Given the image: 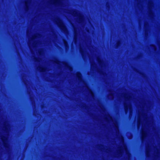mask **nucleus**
I'll use <instances>...</instances> for the list:
<instances>
[{
	"instance_id": "obj_7",
	"label": "nucleus",
	"mask_w": 160,
	"mask_h": 160,
	"mask_svg": "<svg viewBox=\"0 0 160 160\" xmlns=\"http://www.w3.org/2000/svg\"><path fill=\"white\" fill-rule=\"evenodd\" d=\"M124 109L125 112L126 113L128 111V106L127 104H124Z\"/></svg>"
},
{
	"instance_id": "obj_23",
	"label": "nucleus",
	"mask_w": 160,
	"mask_h": 160,
	"mask_svg": "<svg viewBox=\"0 0 160 160\" xmlns=\"http://www.w3.org/2000/svg\"><path fill=\"white\" fill-rule=\"evenodd\" d=\"M150 15H152V12H150Z\"/></svg>"
},
{
	"instance_id": "obj_9",
	"label": "nucleus",
	"mask_w": 160,
	"mask_h": 160,
	"mask_svg": "<svg viewBox=\"0 0 160 160\" xmlns=\"http://www.w3.org/2000/svg\"><path fill=\"white\" fill-rule=\"evenodd\" d=\"M121 45V43L120 41H118L116 43V47L117 48L119 47Z\"/></svg>"
},
{
	"instance_id": "obj_18",
	"label": "nucleus",
	"mask_w": 160,
	"mask_h": 160,
	"mask_svg": "<svg viewBox=\"0 0 160 160\" xmlns=\"http://www.w3.org/2000/svg\"><path fill=\"white\" fill-rule=\"evenodd\" d=\"M55 63H56L57 64H58V62H60L59 60H56L55 61Z\"/></svg>"
},
{
	"instance_id": "obj_12",
	"label": "nucleus",
	"mask_w": 160,
	"mask_h": 160,
	"mask_svg": "<svg viewBox=\"0 0 160 160\" xmlns=\"http://www.w3.org/2000/svg\"><path fill=\"white\" fill-rule=\"evenodd\" d=\"M89 92L91 95V96L93 97L94 96V94L93 93V92H92V91L90 89L89 91Z\"/></svg>"
},
{
	"instance_id": "obj_19",
	"label": "nucleus",
	"mask_w": 160,
	"mask_h": 160,
	"mask_svg": "<svg viewBox=\"0 0 160 160\" xmlns=\"http://www.w3.org/2000/svg\"><path fill=\"white\" fill-rule=\"evenodd\" d=\"M149 153H148V152L147 151V152H146V156H147L148 157V156H149Z\"/></svg>"
},
{
	"instance_id": "obj_25",
	"label": "nucleus",
	"mask_w": 160,
	"mask_h": 160,
	"mask_svg": "<svg viewBox=\"0 0 160 160\" xmlns=\"http://www.w3.org/2000/svg\"><path fill=\"white\" fill-rule=\"evenodd\" d=\"M74 32H75V34H76V31L75 30H74Z\"/></svg>"
},
{
	"instance_id": "obj_21",
	"label": "nucleus",
	"mask_w": 160,
	"mask_h": 160,
	"mask_svg": "<svg viewBox=\"0 0 160 160\" xmlns=\"http://www.w3.org/2000/svg\"><path fill=\"white\" fill-rule=\"evenodd\" d=\"M36 38V36H33V37H32V39H35V38Z\"/></svg>"
},
{
	"instance_id": "obj_16",
	"label": "nucleus",
	"mask_w": 160,
	"mask_h": 160,
	"mask_svg": "<svg viewBox=\"0 0 160 160\" xmlns=\"http://www.w3.org/2000/svg\"><path fill=\"white\" fill-rule=\"evenodd\" d=\"M39 54L40 55H41L42 53V50H39L38 52Z\"/></svg>"
},
{
	"instance_id": "obj_1",
	"label": "nucleus",
	"mask_w": 160,
	"mask_h": 160,
	"mask_svg": "<svg viewBox=\"0 0 160 160\" xmlns=\"http://www.w3.org/2000/svg\"><path fill=\"white\" fill-rule=\"evenodd\" d=\"M57 25L61 30L63 32H65L67 30L66 26L61 19L58 20Z\"/></svg>"
},
{
	"instance_id": "obj_13",
	"label": "nucleus",
	"mask_w": 160,
	"mask_h": 160,
	"mask_svg": "<svg viewBox=\"0 0 160 160\" xmlns=\"http://www.w3.org/2000/svg\"><path fill=\"white\" fill-rule=\"evenodd\" d=\"M63 64L65 66L68 68H70V67L68 64L67 63H63Z\"/></svg>"
},
{
	"instance_id": "obj_2",
	"label": "nucleus",
	"mask_w": 160,
	"mask_h": 160,
	"mask_svg": "<svg viewBox=\"0 0 160 160\" xmlns=\"http://www.w3.org/2000/svg\"><path fill=\"white\" fill-rule=\"evenodd\" d=\"M1 139L4 147L7 148H8V144L7 142V139L6 137L4 136H2L1 137Z\"/></svg>"
},
{
	"instance_id": "obj_26",
	"label": "nucleus",
	"mask_w": 160,
	"mask_h": 160,
	"mask_svg": "<svg viewBox=\"0 0 160 160\" xmlns=\"http://www.w3.org/2000/svg\"><path fill=\"white\" fill-rule=\"evenodd\" d=\"M75 14H77V12H76Z\"/></svg>"
},
{
	"instance_id": "obj_17",
	"label": "nucleus",
	"mask_w": 160,
	"mask_h": 160,
	"mask_svg": "<svg viewBox=\"0 0 160 160\" xmlns=\"http://www.w3.org/2000/svg\"><path fill=\"white\" fill-rule=\"evenodd\" d=\"M34 60H35V61L36 62H38L39 61L38 60V58L36 57H35L34 58Z\"/></svg>"
},
{
	"instance_id": "obj_4",
	"label": "nucleus",
	"mask_w": 160,
	"mask_h": 160,
	"mask_svg": "<svg viewBox=\"0 0 160 160\" xmlns=\"http://www.w3.org/2000/svg\"><path fill=\"white\" fill-rule=\"evenodd\" d=\"M76 76L78 80L80 81H81L82 80V75L80 72H78Z\"/></svg>"
},
{
	"instance_id": "obj_6",
	"label": "nucleus",
	"mask_w": 160,
	"mask_h": 160,
	"mask_svg": "<svg viewBox=\"0 0 160 160\" xmlns=\"http://www.w3.org/2000/svg\"><path fill=\"white\" fill-rule=\"evenodd\" d=\"M39 71L41 72H45V71H46V69L45 68L43 67H39Z\"/></svg>"
},
{
	"instance_id": "obj_24",
	"label": "nucleus",
	"mask_w": 160,
	"mask_h": 160,
	"mask_svg": "<svg viewBox=\"0 0 160 160\" xmlns=\"http://www.w3.org/2000/svg\"><path fill=\"white\" fill-rule=\"evenodd\" d=\"M83 107H85V108L87 107V106L86 105H85V106H83Z\"/></svg>"
},
{
	"instance_id": "obj_22",
	"label": "nucleus",
	"mask_w": 160,
	"mask_h": 160,
	"mask_svg": "<svg viewBox=\"0 0 160 160\" xmlns=\"http://www.w3.org/2000/svg\"><path fill=\"white\" fill-rule=\"evenodd\" d=\"M139 120L138 119V125H139Z\"/></svg>"
},
{
	"instance_id": "obj_5",
	"label": "nucleus",
	"mask_w": 160,
	"mask_h": 160,
	"mask_svg": "<svg viewBox=\"0 0 160 160\" xmlns=\"http://www.w3.org/2000/svg\"><path fill=\"white\" fill-rule=\"evenodd\" d=\"M25 10L26 11L28 10L29 9V7L28 2L27 1L25 2Z\"/></svg>"
},
{
	"instance_id": "obj_3",
	"label": "nucleus",
	"mask_w": 160,
	"mask_h": 160,
	"mask_svg": "<svg viewBox=\"0 0 160 160\" xmlns=\"http://www.w3.org/2000/svg\"><path fill=\"white\" fill-rule=\"evenodd\" d=\"M146 136V133L144 131H142L141 132V139L142 142L144 140Z\"/></svg>"
},
{
	"instance_id": "obj_20",
	"label": "nucleus",
	"mask_w": 160,
	"mask_h": 160,
	"mask_svg": "<svg viewBox=\"0 0 160 160\" xmlns=\"http://www.w3.org/2000/svg\"><path fill=\"white\" fill-rule=\"evenodd\" d=\"M4 126H5V129H7V125H6V124H5Z\"/></svg>"
},
{
	"instance_id": "obj_11",
	"label": "nucleus",
	"mask_w": 160,
	"mask_h": 160,
	"mask_svg": "<svg viewBox=\"0 0 160 160\" xmlns=\"http://www.w3.org/2000/svg\"><path fill=\"white\" fill-rule=\"evenodd\" d=\"M97 61H98V62L99 64L100 65H101L102 63V61L101 59H100L99 58H98Z\"/></svg>"
},
{
	"instance_id": "obj_8",
	"label": "nucleus",
	"mask_w": 160,
	"mask_h": 160,
	"mask_svg": "<svg viewBox=\"0 0 160 160\" xmlns=\"http://www.w3.org/2000/svg\"><path fill=\"white\" fill-rule=\"evenodd\" d=\"M80 53H81L82 57H83L84 56L85 53L83 49L80 48Z\"/></svg>"
},
{
	"instance_id": "obj_15",
	"label": "nucleus",
	"mask_w": 160,
	"mask_h": 160,
	"mask_svg": "<svg viewBox=\"0 0 160 160\" xmlns=\"http://www.w3.org/2000/svg\"><path fill=\"white\" fill-rule=\"evenodd\" d=\"M82 19V17L81 15H79V20L81 21Z\"/></svg>"
},
{
	"instance_id": "obj_14",
	"label": "nucleus",
	"mask_w": 160,
	"mask_h": 160,
	"mask_svg": "<svg viewBox=\"0 0 160 160\" xmlns=\"http://www.w3.org/2000/svg\"><path fill=\"white\" fill-rule=\"evenodd\" d=\"M53 3L55 4H59L60 2L59 1H58L57 0H56L54 1Z\"/></svg>"
},
{
	"instance_id": "obj_10",
	"label": "nucleus",
	"mask_w": 160,
	"mask_h": 160,
	"mask_svg": "<svg viewBox=\"0 0 160 160\" xmlns=\"http://www.w3.org/2000/svg\"><path fill=\"white\" fill-rule=\"evenodd\" d=\"M64 44L65 45V47L67 48L68 47V42L66 41H64Z\"/></svg>"
}]
</instances>
